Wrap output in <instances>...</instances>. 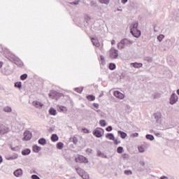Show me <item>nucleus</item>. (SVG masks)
I'll return each instance as SVG.
<instances>
[{"label": "nucleus", "instance_id": "obj_1", "mask_svg": "<svg viewBox=\"0 0 179 179\" xmlns=\"http://www.w3.org/2000/svg\"><path fill=\"white\" fill-rule=\"evenodd\" d=\"M129 29L131 34L136 38H139L141 37V31L138 29V22H133L132 23L129 24Z\"/></svg>", "mask_w": 179, "mask_h": 179}, {"label": "nucleus", "instance_id": "obj_2", "mask_svg": "<svg viewBox=\"0 0 179 179\" xmlns=\"http://www.w3.org/2000/svg\"><path fill=\"white\" fill-rule=\"evenodd\" d=\"M131 44H132L131 41H129L127 38H124L117 43V48L118 50H124L125 47H129V45H131Z\"/></svg>", "mask_w": 179, "mask_h": 179}, {"label": "nucleus", "instance_id": "obj_3", "mask_svg": "<svg viewBox=\"0 0 179 179\" xmlns=\"http://www.w3.org/2000/svg\"><path fill=\"white\" fill-rule=\"evenodd\" d=\"M109 55L112 59H117L118 58V50L114 47H112L109 50Z\"/></svg>", "mask_w": 179, "mask_h": 179}, {"label": "nucleus", "instance_id": "obj_4", "mask_svg": "<svg viewBox=\"0 0 179 179\" xmlns=\"http://www.w3.org/2000/svg\"><path fill=\"white\" fill-rule=\"evenodd\" d=\"M177 101H178V96L176 94V93H173L169 99V103L171 106H173L176 104Z\"/></svg>", "mask_w": 179, "mask_h": 179}, {"label": "nucleus", "instance_id": "obj_5", "mask_svg": "<svg viewBox=\"0 0 179 179\" xmlns=\"http://www.w3.org/2000/svg\"><path fill=\"white\" fill-rule=\"evenodd\" d=\"M76 162L77 163H87V159H86V157H83V155H79L76 158Z\"/></svg>", "mask_w": 179, "mask_h": 179}, {"label": "nucleus", "instance_id": "obj_6", "mask_svg": "<svg viewBox=\"0 0 179 179\" xmlns=\"http://www.w3.org/2000/svg\"><path fill=\"white\" fill-rule=\"evenodd\" d=\"M103 132H104V130L103 129H95L94 135H95L96 138H101V136H103Z\"/></svg>", "mask_w": 179, "mask_h": 179}, {"label": "nucleus", "instance_id": "obj_7", "mask_svg": "<svg viewBox=\"0 0 179 179\" xmlns=\"http://www.w3.org/2000/svg\"><path fill=\"white\" fill-rule=\"evenodd\" d=\"M31 139V134L29 131H26L24 133L23 141H30Z\"/></svg>", "mask_w": 179, "mask_h": 179}, {"label": "nucleus", "instance_id": "obj_8", "mask_svg": "<svg viewBox=\"0 0 179 179\" xmlns=\"http://www.w3.org/2000/svg\"><path fill=\"white\" fill-rule=\"evenodd\" d=\"M32 105L34 106V107H36V108H39V109L43 108V106H44V104H43L41 102L38 101H34L32 102Z\"/></svg>", "mask_w": 179, "mask_h": 179}, {"label": "nucleus", "instance_id": "obj_9", "mask_svg": "<svg viewBox=\"0 0 179 179\" xmlns=\"http://www.w3.org/2000/svg\"><path fill=\"white\" fill-rule=\"evenodd\" d=\"M114 96H115V97H117V99H120V100H122V99H124V97H125V95L124 94L120 92V91H115Z\"/></svg>", "mask_w": 179, "mask_h": 179}, {"label": "nucleus", "instance_id": "obj_10", "mask_svg": "<svg viewBox=\"0 0 179 179\" xmlns=\"http://www.w3.org/2000/svg\"><path fill=\"white\" fill-rule=\"evenodd\" d=\"M154 117H155L157 124H162V114L155 113Z\"/></svg>", "mask_w": 179, "mask_h": 179}, {"label": "nucleus", "instance_id": "obj_11", "mask_svg": "<svg viewBox=\"0 0 179 179\" xmlns=\"http://www.w3.org/2000/svg\"><path fill=\"white\" fill-rule=\"evenodd\" d=\"M8 131V127L3 125L0 126V135H5V134H7Z\"/></svg>", "mask_w": 179, "mask_h": 179}, {"label": "nucleus", "instance_id": "obj_12", "mask_svg": "<svg viewBox=\"0 0 179 179\" xmlns=\"http://www.w3.org/2000/svg\"><path fill=\"white\" fill-rule=\"evenodd\" d=\"M23 175V171L20 169H17L15 172H14V176L15 177H22V176Z\"/></svg>", "mask_w": 179, "mask_h": 179}, {"label": "nucleus", "instance_id": "obj_13", "mask_svg": "<svg viewBox=\"0 0 179 179\" xmlns=\"http://www.w3.org/2000/svg\"><path fill=\"white\" fill-rule=\"evenodd\" d=\"M91 41L95 47H100V43H99V40H97V38H91Z\"/></svg>", "mask_w": 179, "mask_h": 179}, {"label": "nucleus", "instance_id": "obj_14", "mask_svg": "<svg viewBox=\"0 0 179 179\" xmlns=\"http://www.w3.org/2000/svg\"><path fill=\"white\" fill-rule=\"evenodd\" d=\"M117 134L119 135H120V138H122V139H125V138H127V133H125L121 130L117 131Z\"/></svg>", "mask_w": 179, "mask_h": 179}, {"label": "nucleus", "instance_id": "obj_15", "mask_svg": "<svg viewBox=\"0 0 179 179\" xmlns=\"http://www.w3.org/2000/svg\"><path fill=\"white\" fill-rule=\"evenodd\" d=\"M131 65L134 68H142V66H143V64L142 63H136V62L131 63Z\"/></svg>", "mask_w": 179, "mask_h": 179}, {"label": "nucleus", "instance_id": "obj_16", "mask_svg": "<svg viewBox=\"0 0 179 179\" xmlns=\"http://www.w3.org/2000/svg\"><path fill=\"white\" fill-rule=\"evenodd\" d=\"M17 157H18L17 154H14V155H13V156H11V157L6 156V160H15V159H17Z\"/></svg>", "mask_w": 179, "mask_h": 179}, {"label": "nucleus", "instance_id": "obj_17", "mask_svg": "<svg viewBox=\"0 0 179 179\" xmlns=\"http://www.w3.org/2000/svg\"><path fill=\"white\" fill-rule=\"evenodd\" d=\"M106 138H108V139H110V141H115V137H114V134L111 133H108L106 136Z\"/></svg>", "mask_w": 179, "mask_h": 179}, {"label": "nucleus", "instance_id": "obj_18", "mask_svg": "<svg viewBox=\"0 0 179 179\" xmlns=\"http://www.w3.org/2000/svg\"><path fill=\"white\" fill-rule=\"evenodd\" d=\"M38 143L39 145H42L43 146H44V145H47V141L45 140V138H42L38 140Z\"/></svg>", "mask_w": 179, "mask_h": 179}, {"label": "nucleus", "instance_id": "obj_19", "mask_svg": "<svg viewBox=\"0 0 179 179\" xmlns=\"http://www.w3.org/2000/svg\"><path fill=\"white\" fill-rule=\"evenodd\" d=\"M41 150V147H38V145H34L33 146V151L35 153H38Z\"/></svg>", "mask_w": 179, "mask_h": 179}, {"label": "nucleus", "instance_id": "obj_20", "mask_svg": "<svg viewBox=\"0 0 179 179\" xmlns=\"http://www.w3.org/2000/svg\"><path fill=\"white\" fill-rule=\"evenodd\" d=\"M49 113L50 115H57V110H55L54 108H50L49 110Z\"/></svg>", "mask_w": 179, "mask_h": 179}, {"label": "nucleus", "instance_id": "obj_21", "mask_svg": "<svg viewBox=\"0 0 179 179\" xmlns=\"http://www.w3.org/2000/svg\"><path fill=\"white\" fill-rule=\"evenodd\" d=\"M76 171L80 176L85 173V171L80 168H76Z\"/></svg>", "mask_w": 179, "mask_h": 179}, {"label": "nucleus", "instance_id": "obj_22", "mask_svg": "<svg viewBox=\"0 0 179 179\" xmlns=\"http://www.w3.org/2000/svg\"><path fill=\"white\" fill-rule=\"evenodd\" d=\"M30 149H26L22 151V155L23 156H27V155H30Z\"/></svg>", "mask_w": 179, "mask_h": 179}, {"label": "nucleus", "instance_id": "obj_23", "mask_svg": "<svg viewBox=\"0 0 179 179\" xmlns=\"http://www.w3.org/2000/svg\"><path fill=\"white\" fill-rule=\"evenodd\" d=\"M97 156L107 159V155H104V153L101 152L100 150L97 151Z\"/></svg>", "mask_w": 179, "mask_h": 179}, {"label": "nucleus", "instance_id": "obj_24", "mask_svg": "<svg viewBox=\"0 0 179 179\" xmlns=\"http://www.w3.org/2000/svg\"><path fill=\"white\" fill-rule=\"evenodd\" d=\"M59 138L57 134H52L51 136V141L52 142H57L58 141Z\"/></svg>", "mask_w": 179, "mask_h": 179}, {"label": "nucleus", "instance_id": "obj_25", "mask_svg": "<svg viewBox=\"0 0 179 179\" xmlns=\"http://www.w3.org/2000/svg\"><path fill=\"white\" fill-rule=\"evenodd\" d=\"M83 179H89V173H87V172L84 171V173L81 175V176Z\"/></svg>", "mask_w": 179, "mask_h": 179}, {"label": "nucleus", "instance_id": "obj_26", "mask_svg": "<svg viewBox=\"0 0 179 179\" xmlns=\"http://www.w3.org/2000/svg\"><path fill=\"white\" fill-rule=\"evenodd\" d=\"M3 111L5 113H12V108L9 106H6L3 108Z\"/></svg>", "mask_w": 179, "mask_h": 179}, {"label": "nucleus", "instance_id": "obj_27", "mask_svg": "<svg viewBox=\"0 0 179 179\" xmlns=\"http://www.w3.org/2000/svg\"><path fill=\"white\" fill-rule=\"evenodd\" d=\"M174 16L176 22H179V10H177L174 13Z\"/></svg>", "mask_w": 179, "mask_h": 179}, {"label": "nucleus", "instance_id": "obj_28", "mask_svg": "<svg viewBox=\"0 0 179 179\" xmlns=\"http://www.w3.org/2000/svg\"><path fill=\"white\" fill-rule=\"evenodd\" d=\"M87 99L90 101H94V100H96V97L94 96H93V95H88V96H87Z\"/></svg>", "mask_w": 179, "mask_h": 179}, {"label": "nucleus", "instance_id": "obj_29", "mask_svg": "<svg viewBox=\"0 0 179 179\" xmlns=\"http://www.w3.org/2000/svg\"><path fill=\"white\" fill-rule=\"evenodd\" d=\"M145 138L146 139H148V141H155V137L152 134H147Z\"/></svg>", "mask_w": 179, "mask_h": 179}, {"label": "nucleus", "instance_id": "obj_30", "mask_svg": "<svg viewBox=\"0 0 179 179\" xmlns=\"http://www.w3.org/2000/svg\"><path fill=\"white\" fill-rule=\"evenodd\" d=\"M64 148V144L61 142L57 143V149H62Z\"/></svg>", "mask_w": 179, "mask_h": 179}, {"label": "nucleus", "instance_id": "obj_31", "mask_svg": "<svg viewBox=\"0 0 179 179\" xmlns=\"http://www.w3.org/2000/svg\"><path fill=\"white\" fill-rule=\"evenodd\" d=\"M99 124H100L101 127H106V125H107V122L104 120H100Z\"/></svg>", "mask_w": 179, "mask_h": 179}, {"label": "nucleus", "instance_id": "obj_32", "mask_svg": "<svg viewBox=\"0 0 179 179\" xmlns=\"http://www.w3.org/2000/svg\"><path fill=\"white\" fill-rule=\"evenodd\" d=\"M158 41H159V43H161V41H163V38H164V35L163 34H160L157 37Z\"/></svg>", "mask_w": 179, "mask_h": 179}, {"label": "nucleus", "instance_id": "obj_33", "mask_svg": "<svg viewBox=\"0 0 179 179\" xmlns=\"http://www.w3.org/2000/svg\"><path fill=\"white\" fill-rule=\"evenodd\" d=\"M109 69H110V71H114V69H115V64L110 63L109 64Z\"/></svg>", "mask_w": 179, "mask_h": 179}, {"label": "nucleus", "instance_id": "obj_34", "mask_svg": "<svg viewBox=\"0 0 179 179\" xmlns=\"http://www.w3.org/2000/svg\"><path fill=\"white\" fill-rule=\"evenodd\" d=\"M101 3H105V5H108L110 3V0H99Z\"/></svg>", "mask_w": 179, "mask_h": 179}, {"label": "nucleus", "instance_id": "obj_35", "mask_svg": "<svg viewBox=\"0 0 179 179\" xmlns=\"http://www.w3.org/2000/svg\"><path fill=\"white\" fill-rule=\"evenodd\" d=\"M144 61H147V62H152L153 59H152L150 57H145L144 58Z\"/></svg>", "mask_w": 179, "mask_h": 179}, {"label": "nucleus", "instance_id": "obj_36", "mask_svg": "<svg viewBox=\"0 0 179 179\" xmlns=\"http://www.w3.org/2000/svg\"><path fill=\"white\" fill-rule=\"evenodd\" d=\"M21 80H25V79H27V74L24 73L20 76Z\"/></svg>", "mask_w": 179, "mask_h": 179}, {"label": "nucleus", "instance_id": "obj_37", "mask_svg": "<svg viewBox=\"0 0 179 179\" xmlns=\"http://www.w3.org/2000/svg\"><path fill=\"white\" fill-rule=\"evenodd\" d=\"M123 151H124V148L122 147H118L117 149V153H122Z\"/></svg>", "mask_w": 179, "mask_h": 179}, {"label": "nucleus", "instance_id": "obj_38", "mask_svg": "<svg viewBox=\"0 0 179 179\" xmlns=\"http://www.w3.org/2000/svg\"><path fill=\"white\" fill-rule=\"evenodd\" d=\"M138 151L140 152V153H143V152H145V148H143V146H140L138 147Z\"/></svg>", "mask_w": 179, "mask_h": 179}, {"label": "nucleus", "instance_id": "obj_39", "mask_svg": "<svg viewBox=\"0 0 179 179\" xmlns=\"http://www.w3.org/2000/svg\"><path fill=\"white\" fill-rule=\"evenodd\" d=\"M15 87H18V89H20V87H22V83H15Z\"/></svg>", "mask_w": 179, "mask_h": 179}, {"label": "nucleus", "instance_id": "obj_40", "mask_svg": "<svg viewBox=\"0 0 179 179\" xmlns=\"http://www.w3.org/2000/svg\"><path fill=\"white\" fill-rule=\"evenodd\" d=\"M75 90L77 93H82V92H83V88H76Z\"/></svg>", "mask_w": 179, "mask_h": 179}, {"label": "nucleus", "instance_id": "obj_41", "mask_svg": "<svg viewBox=\"0 0 179 179\" xmlns=\"http://www.w3.org/2000/svg\"><path fill=\"white\" fill-rule=\"evenodd\" d=\"M124 174H126V176H131L132 174V171H124Z\"/></svg>", "mask_w": 179, "mask_h": 179}, {"label": "nucleus", "instance_id": "obj_42", "mask_svg": "<svg viewBox=\"0 0 179 179\" xmlns=\"http://www.w3.org/2000/svg\"><path fill=\"white\" fill-rule=\"evenodd\" d=\"M73 143H74V145H77L78 144V138H76V137L73 138Z\"/></svg>", "mask_w": 179, "mask_h": 179}, {"label": "nucleus", "instance_id": "obj_43", "mask_svg": "<svg viewBox=\"0 0 179 179\" xmlns=\"http://www.w3.org/2000/svg\"><path fill=\"white\" fill-rule=\"evenodd\" d=\"M71 5H79V0H76L72 3H70Z\"/></svg>", "mask_w": 179, "mask_h": 179}, {"label": "nucleus", "instance_id": "obj_44", "mask_svg": "<svg viewBox=\"0 0 179 179\" xmlns=\"http://www.w3.org/2000/svg\"><path fill=\"white\" fill-rule=\"evenodd\" d=\"M106 131H107L108 132H111V131H113V127L108 126V127L106 128Z\"/></svg>", "mask_w": 179, "mask_h": 179}, {"label": "nucleus", "instance_id": "obj_45", "mask_svg": "<svg viewBox=\"0 0 179 179\" xmlns=\"http://www.w3.org/2000/svg\"><path fill=\"white\" fill-rule=\"evenodd\" d=\"M138 136H139V134L138 133H134L131 134L132 138H138Z\"/></svg>", "mask_w": 179, "mask_h": 179}, {"label": "nucleus", "instance_id": "obj_46", "mask_svg": "<svg viewBox=\"0 0 179 179\" xmlns=\"http://www.w3.org/2000/svg\"><path fill=\"white\" fill-rule=\"evenodd\" d=\"M31 178H32V179H40V177H38L37 175H32L31 176Z\"/></svg>", "mask_w": 179, "mask_h": 179}, {"label": "nucleus", "instance_id": "obj_47", "mask_svg": "<svg viewBox=\"0 0 179 179\" xmlns=\"http://www.w3.org/2000/svg\"><path fill=\"white\" fill-rule=\"evenodd\" d=\"M113 141H114L115 145H118V143H120V142L118 141V140H117V139H115V140H113Z\"/></svg>", "mask_w": 179, "mask_h": 179}, {"label": "nucleus", "instance_id": "obj_48", "mask_svg": "<svg viewBox=\"0 0 179 179\" xmlns=\"http://www.w3.org/2000/svg\"><path fill=\"white\" fill-rule=\"evenodd\" d=\"M93 106L95 107V108H99V103H94Z\"/></svg>", "mask_w": 179, "mask_h": 179}, {"label": "nucleus", "instance_id": "obj_49", "mask_svg": "<svg viewBox=\"0 0 179 179\" xmlns=\"http://www.w3.org/2000/svg\"><path fill=\"white\" fill-rule=\"evenodd\" d=\"M86 152H88V153H92V152H93V150L90 149V148H87L86 150Z\"/></svg>", "mask_w": 179, "mask_h": 179}, {"label": "nucleus", "instance_id": "obj_50", "mask_svg": "<svg viewBox=\"0 0 179 179\" xmlns=\"http://www.w3.org/2000/svg\"><path fill=\"white\" fill-rule=\"evenodd\" d=\"M83 131H84L85 134H89V130L87 129H83Z\"/></svg>", "mask_w": 179, "mask_h": 179}, {"label": "nucleus", "instance_id": "obj_51", "mask_svg": "<svg viewBox=\"0 0 179 179\" xmlns=\"http://www.w3.org/2000/svg\"><path fill=\"white\" fill-rule=\"evenodd\" d=\"M127 2H128V0H122V3H123L124 5H125Z\"/></svg>", "mask_w": 179, "mask_h": 179}, {"label": "nucleus", "instance_id": "obj_52", "mask_svg": "<svg viewBox=\"0 0 179 179\" xmlns=\"http://www.w3.org/2000/svg\"><path fill=\"white\" fill-rule=\"evenodd\" d=\"M16 65H18V66H22L23 63L22 62H20L19 64L17 63H16Z\"/></svg>", "mask_w": 179, "mask_h": 179}, {"label": "nucleus", "instance_id": "obj_53", "mask_svg": "<svg viewBox=\"0 0 179 179\" xmlns=\"http://www.w3.org/2000/svg\"><path fill=\"white\" fill-rule=\"evenodd\" d=\"M140 164H141V166H145V162H143V161H141V162H140Z\"/></svg>", "mask_w": 179, "mask_h": 179}, {"label": "nucleus", "instance_id": "obj_54", "mask_svg": "<svg viewBox=\"0 0 179 179\" xmlns=\"http://www.w3.org/2000/svg\"><path fill=\"white\" fill-rule=\"evenodd\" d=\"M111 44H112V45H114V44H115V40H112L111 41Z\"/></svg>", "mask_w": 179, "mask_h": 179}, {"label": "nucleus", "instance_id": "obj_55", "mask_svg": "<svg viewBox=\"0 0 179 179\" xmlns=\"http://www.w3.org/2000/svg\"><path fill=\"white\" fill-rule=\"evenodd\" d=\"M59 108H60L61 111H64V108H65V107L61 106V107H59Z\"/></svg>", "mask_w": 179, "mask_h": 179}, {"label": "nucleus", "instance_id": "obj_56", "mask_svg": "<svg viewBox=\"0 0 179 179\" xmlns=\"http://www.w3.org/2000/svg\"><path fill=\"white\" fill-rule=\"evenodd\" d=\"M3 65V63L2 62H0V68H2Z\"/></svg>", "mask_w": 179, "mask_h": 179}, {"label": "nucleus", "instance_id": "obj_57", "mask_svg": "<svg viewBox=\"0 0 179 179\" xmlns=\"http://www.w3.org/2000/svg\"><path fill=\"white\" fill-rule=\"evenodd\" d=\"M2 162H3L2 157H1V156H0V163H2Z\"/></svg>", "mask_w": 179, "mask_h": 179}, {"label": "nucleus", "instance_id": "obj_58", "mask_svg": "<svg viewBox=\"0 0 179 179\" xmlns=\"http://www.w3.org/2000/svg\"><path fill=\"white\" fill-rule=\"evenodd\" d=\"M156 136H160L159 133H155Z\"/></svg>", "mask_w": 179, "mask_h": 179}, {"label": "nucleus", "instance_id": "obj_59", "mask_svg": "<svg viewBox=\"0 0 179 179\" xmlns=\"http://www.w3.org/2000/svg\"><path fill=\"white\" fill-rule=\"evenodd\" d=\"M101 61H103L104 59V57L101 56Z\"/></svg>", "mask_w": 179, "mask_h": 179}, {"label": "nucleus", "instance_id": "obj_60", "mask_svg": "<svg viewBox=\"0 0 179 179\" xmlns=\"http://www.w3.org/2000/svg\"><path fill=\"white\" fill-rule=\"evenodd\" d=\"M177 94H178V96H179V89L177 90Z\"/></svg>", "mask_w": 179, "mask_h": 179}, {"label": "nucleus", "instance_id": "obj_61", "mask_svg": "<svg viewBox=\"0 0 179 179\" xmlns=\"http://www.w3.org/2000/svg\"><path fill=\"white\" fill-rule=\"evenodd\" d=\"M123 157H127V154H124V155H123Z\"/></svg>", "mask_w": 179, "mask_h": 179}, {"label": "nucleus", "instance_id": "obj_62", "mask_svg": "<svg viewBox=\"0 0 179 179\" xmlns=\"http://www.w3.org/2000/svg\"><path fill=\"white\" fill-rule=\"evenodd\" d=\"M96 113H100V110H96Z\"/></svg>", "mask_w": 179, "mask_h": 179}, {"label": "nucleus", "instance_id": "obj_63", "mask_svg": "<svg viewBox=\"0 0 179 179\" xmlns=\"http://www.w3.org/2000/svg\"><path fill=\"white\" fill-rule=\"evenodd\" d=\"M11 149H12V150H15V148H11Z\"/></svg>", "mask_w": 179, "mask_h": 179}, {"label": "nucleus", "instance_id": "obj_64", "mask_svg": "<svg viewBox=\"0 0 179 179\" xmlns=\"http://www.w3.org/2000/svg\"><path fill=\"white\" fill-rule=\"evenodd\" d=\"M100 50H103V48H100Z\"/></svg>", "mask_w": 179, "mask_h": 179}]
</instances>
